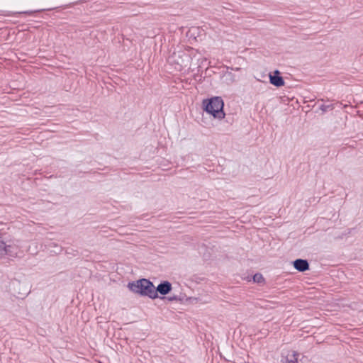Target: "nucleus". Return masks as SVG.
<instances>
[{
    "label": "nucleus",
    "instance_id": "f03ea898",
    "mask_svg": "<svg viewBox=\"0 0 363 363\" xmlns=\"http://www.w3.org/2000/svg\"><path fill=\"white\" fill-rule=\"evenodd\" d=\"M203 106L204 111L211 114L214 118L219 120L225 118L224 103L220 97L216 96L211 99L203 100Z\"/></svg>",
    "mask_w": 363,
    "mask_h": 363
},
{
    "label": "nucleus",
    "instance_id": "9b49d317",
    "mask_svg": "<svg viewBox=\"0 0 363 363\" xmlns=\"http://www.w3.org/2000/svg\"><path fill=\"white\" fill-rule=\"evenodd\" d=\"M233 70L239 71L240 68L236 67V68H232Z\"/></svg>",
    "mask_w": 363,
    "mask_h": 363
},
{
    "label": "nucleus",
    "instance_id": "9d476101",
    "mask_svg": "<svg viewBox=\"0 0 363 363\" xmlns=\"http://www.w3.org/2000/svg\"><path fill=\"white\" fill-rule=\"evenodd\" d=\"M253 281L255 283L260 284L264 281V278L261 274L257 273L253 276Z\"/></svg>",
    "mask_w": 363,
    "mask_h": 363
},
{
    "label": "nucleus",
    "instance_id": "f8f14e48",
    "mask_svg": "<svg viewBox=\"0 0 363 363\" xmlns=\"http://www.w3.org/2000/svg\"><path fill=\"white\" fill-rule=\"evenodd\" d=\"M321 109H322L323 111H326V107H325L324 106H321Z\"/></svg>",
    "mask_w": 363,
    "mask_h": 363
},
{
    "label": "nucleus",
    "instance_id": "6e6552de",
    "mask_svg": "<svg viewBox=\"0 0 363 363\" xmlns=\"http://www.w3.org/2000/svg\"><path fill=\"white\" fill-rule=\"evenodd\" d=\"M298 356H299V354L297 352L292 351L291 354L289 353L287 354L286 362L287 363H297Z\"/></svg>",
    "mask_w": 363,
    "mask_h": 363
},
{
    "label": "nucleus",
    "instance_id": "0eeeda50",
    "mask_svg": "<svg viewBox=\"0 0 363 363\" xmlns=\"http://www.w3.org/2000/svg\"><path fill=\"white\" fill-rule=\"evenodd\" d=\"M43 247L42 245H38L37 242H33L28 247V251L32 255H36L39 250Z\"/></svg>",
    "mask_w": 363,
    "mask_h": 363
},
{
    "label": "nucleus",
    "instance_id": "423d86ee",
    "mask_svg": "<svg viewBox=\"0 0 363 363\" xmlns=\"http://www.w3.org/2000/svg\"><path fill=\"white\" fill-rule=\"evenodd\" d=\"M294 267L299 272H305L309 269V264L307 260L298 259L294 262Z\"/></svg>",
    "mask_w": 363,
    "mask_h": 363
},
{
    "label": "nucleus",
    "instance_id": "f257e3e1",
    "mask_svg": "<svg viewBox=\"0 0 363 363\" xmlns=\"http://www.w3.org/2000/svg\"><path fill=\"white\" fill-rule=\"evenodd\" d=\"M128 287L133 292L140 294L142 296H147L152 299H155L158 296L153 284L146 279L129 283Z\"/></svg>",
    "mask_w": 363,
    "mask_h": 363
},
{
    "label": "nucleus",
    "instance_id": "7ed1b4c3",
    "mask_svg": "<svg viewBox=\"0 0 363 363\" xmlns=\"http://www.w3.org/2000/svg\"><path fill=\"white\" fill-rule=\"evenodd\" d=\"M13 257L17 255V246L11 244H6L0 238V258L4 255Z\"/></svg>",
    "mask_w": 363,
    "mask_h": 363
},
{
    "label": "nucleus",
    "instance_id": "39448f33",
    "mask_svg": "<svg viewBox=\"0 0 363 363\" xmlns=\"http://www.w3.org/2000/svg\"><path fill=\"white\" fill-rule=\"evenodd\" d=\"M279 72L278 70H276L274 72V75L269 74L270 83L277 87L284 85V79L281 77L279 76Z\"/></svg>",
    "mask_w": 363,
    "mask_h": 363
},
{
    "label": "nucleus",
    "instance_id": "20e7f679",
    "mask_svg": "<svg viewBox=\"0 0 363 363\" xmlns=\"http://www.w3.org/2000/svg\"><path fill=\"white\" fill-rule=\"evenodd\" d=\"M172 284L168 281H164L161 282L157 288H155V291H157V294L160 293V294L164 296L169 294L172 291Z\"/></svg>",
    "mask_w": 363,
    "mask_h": 363
},
{
    "label": "nucleus",
    "instance_id": "1a4fd4ad",
    "mask_svg": "<svg viewBox=\"0 0 363 363\" xmlns=\"http://www.w3.org/2000/svg\"><path fill=\"white\" fill-rule=\"evenodd\" d=\"M223 79L227 82L228 84L233 83L235 81V75L230 72H225L223 76Z\"/></svg>",
    "mask_w": 363,
    "mask_h": 363
}]
</instances>
